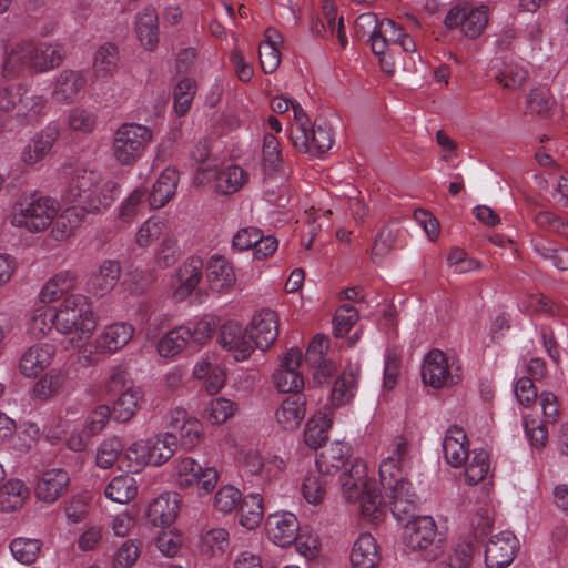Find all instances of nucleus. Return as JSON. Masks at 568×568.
I'll return each mask as SVG.
<instances>
[{
	"mask_svg": "<svg viewBox=\"0 0 568 568\" xmlns=\"http://www.w3.org/2000/svg\"><path fill=\"white\" fill-rule=\"evenodd\" d=\"M178 240L170 231L162 237L156 250V262L161 267H170L179 260Z\"/></svg>",
	"mask_w": 568,
	"mask_h": 568,
	"instance_id": "62",
	"label": "nucleus"
},
{
	"mask_svg": "<svg viewBox=\"0 0 568 568\" xmlns=\"http://www.w3.org/2000/svg\"><path fill=\"white\" fill-rule=\"evenodd\" d=\"M282 163V153L277 138L266 133L262 146V165L266 173L275 172Z\"/></svg>",
	"mask_w": 568,
	"mask_h": 568,
	"instance_id": "55",
	"label": "nucleus"
},
{
	"mask_svg": "<svg viewBox=\"0 0 568 568\" xmlns=\"http://www.w3.org/2000/svg\"><path fill=\"white\" fill-rule=\"evenodd\" d=\"M230 546V532L225 528L215 527L201 532L197 550L205 560H219L229 552Z\"/></svg>",
	"mask_w": 568,
	"mask_h": 568,
	"instance_id": "21",
	"label": "nucleus"
},
{
	"mask_svg": "<svg viewBox=\"0 0 568 568\" xmlns=\"http://www.w3.org/2000/svg\"><path fill=\"white\" fill-rule=\"evenodd\" d=\"M55 356V347L50 343H39L28 347L19 359V372L27 378L38 377L50 366Z\"/></svg>",
	"mask_w": 568,
	"mask_h": 568,
	"instance_id": "13",
	"label": "nucleus"
},
{
	"mask_svg": "<svg viewBox=\"0 0 568 568\" xmlns=\"http://www.w3.org/2000/svg\"><path fill=\"white\" fill-rule=\"evenodd\" d=\"M122 463L129 471L138 473L143 466L151 465L150 447L148 440H139L123 449Z\"/></svg>",
	"mask_w": 568,
	"mask_h": 568,
	"instance_id": "49",
	"label": "nucleus"
},
{
	"mask_svg": "<svg viewBox=\"0 0 568 568\" xmlns=\"http://www.w3.org/2000/svg\"><path fill=\"white\" fill-rule=\"evenodd\" d=\"M342 491L346 497H377L376 481L367 476L366 464L355 460L351 470L341 476Z\"/></svg>",
	"mask_w": 568,
	"mask_h": 568,
	"instance_id": "12",
	"label": "nucleus"
},
{
	"mask_svg": "<svg viewBox=\"0 0 568 568\" xmlns=\"http://www.w3.org/2000/svg\"><path fill=\"white\" fill-rule=\"evenodd\" d=\"M527 108L530 112L548 118L556 110L557 103L548 88H535L527 95Z\"/></svg>",
	"mask_w": 568,
	"mask_h": 568,
	"instance_id": "46",
	"label": "nucleus"
},
{
	"mask_svg": "<svg viewBox=\"0 0 568 568\" xmlns=\"http://www.w3.org/2000/svg\"><path fill=\"white\" fill-rule=\"evenodd\" d=\"M352 447L344 442H333L316 457V468L329 477L338 473L351 459Z\"/></svg>",
	"mask_w": 568,
	"mask_h": 568,
	"instance_id": "23",
	"label": "nucleus"
},
{
	"mask_svg": "<svg viewBox=\"0 0 568 568\" xmlns=\"http://www.w3.org/2000/svg\"><path fill=\"white\" fill-rule=\"evenodd\" d=\"M178 183V171L173 168L164 169L152 187L150 205L154 209L163 207L175 194Z\"/></svg>",
	"mask_w": 568,
	"mask_h": 568,
	"instance_id": "32",
	"label": "nucleus"
},
{
	"mask_svg": "<svg viewBox=\"0 0 568 568\" xmlns=\"http://www.w3.org/2000/svg\"><path fill=\"white\" fill-rule=\"evenodd\" d=\"M98 118L93 111L74 108L69 112L68 124L71 130L91 133L97 126Z\"/></svg>",
	"mask_w": 568,
	"mask_h": 568,
	"instance_id": "63",
	"label": "nucleus"
},
{
	"mask_svg": "<svg viewBox=\"0 0 568 568\" xmlns=\"http://www.w3.org/2000/svg\"><path fill=\"white\" fill-rule=\"evenodd\" d=\"M290 138L293 145L303 153L320 155L328 151L333 144L331 129L325 124H308L305 128H291Z\"/></svg>",
	"mask_w": 568,
	"mask_h": 568,
	"instance_id": "6",
	"label": "nucleus"
},
{
	"mask_svg": "<svg viewBox=\"0 0 568 568\" xmlns=\"http://www.w3.org/2000/svg\"><path fill=\"white\" fill-rule=\"evenodd\" d=\"M51 329H55L54 307L39 306L31 316L29 331L37 337L45 336Z\"/></svg>",
	"mask_w": 568,
	"mask_h": 568,
	"instance_id": "52",
	"label": "nucleus"
},
{
	"mask_svg": "<svg viewBox=\"0 0 568 568\" xmlns=\"http://www.w3.org/2000/svg\"><path fill=\"white\" fill-rule=\"evenodd\" d=\"M32 71L47 72L59 67L64 58L63 49L58 43L32 41Z\"/></svg>",
	"mask_w": 568,
	"mask_h": 568,
	"instance_id": "27",
	"label": "nucleus"
},
{
	"mask_svg": "<svg viewBox=\"0 0 568 568\" xmlns=\"http://www.w3.org/2000/svg\"><path fill=\"white\" fill-rule=\"evenodd\" d=\"M141 399V390L135 386H128L113 404L114 418L121 423L129 422L139 409Z\"/></svg>",
	"mask_w": 568,
	"mask_h": 568,
	"instance_id": "40",
	"label": "nucleus"
},
{
	"mask_svg": "<svg viewBox=\"0 0 568 568\" xmlns=\"http://www.w3.org/2000/svg\"><path fill=\"white\" fill-rule=\"evenodd\" d=\"M234 413L235 404L224 397L210 400L205 408V417L213 425L224 424Z\"/></svg>",
	"mask_w": 568,
	"mask_h": 568,
	"instance_id": "58",
	"label": "nucleus"
},
{
	"mask_svg": "<svg viewBox=\"0 0 568 568\" xmlns=\"http://www.w3.org/2000/svg\"><path fill=\"white\" fill-rule=\"evenodd\" d=\"M10 550L19 562L30 565L39 557L41 541L39 539L19 537L11 541Z\"/></svg>",
	"mask_w": 568,
	"mask_h": 568,
	"instance_id": "53",
	"label": "nucleus"
},
{
	"mask_svg": "<svg viewBox=\"0 0 568 568\" xmlns=\"http://www.w3.org/2000/svg\"><path fill=\"white\" fill-rule=\"evenodd\" d=\"M237 513L241 526L246 529L258 527L264 516L262 499H240Z\"/></svg>",
	"mask_w": 568,
	"mask_h": 568,
	"instance_id": "51",
	"label": "nucleus"
},
{
	"mask_svg": "<svg viewBox=\"0 0 568 568\" xmlns=\"http://www.w3.org/2000/svg\"><path fill=\"white\" fill-rule=\"evenodd\" d=\"M382 559L376 539L371 534H362L353 545L351 564L353 568H377Z\"/></svg>",
	"mask_w": 568,
	"mask_h": 568,
	"instance_id": "25",
	"label": "nucleus"
},
{
	"mask_svg": "<svg viewBox=\"0 0 568 568\" xmlns=\"http://www.w3.org/2000/svg\"><path fill=\"white\" fill-rule=\"evenodd\" d=\"M88 83L84 71L65 69L55 79L52 97L63 103L75 101Z\"/></svg>",
	"mask_w": 568,
	"mask_h": 568,
	"instance_id": "18",
	"label": "nucleus"
},
{
	"mask_svg": "<svg viewBox=\"0 0 568 568\" xmlns=\"http://www.w3.org/2000/svg\"><path fill=\"white\" fill-rule=\"evenodd\" d=\"M488 23V9L485 6L468 4L465 26V36L470 39L479 37Z\"/></svg>",
	"mask_w": 568,
	"mask_h": 568,
	"instance_id": "57",
	"label": "nucleus"
},
{
	"mask_svg": "<svg viewBox=\"0 0 568 568\" xmlns=\"http://www.w3.org/2000/svg\"><path fill=\"white\" fill-rule=\"evenodd\" d=\"M70 478L63 469H50L36 485L37 497H61L69 494Z\"/></svg>",
	"mask_w": 568,
	"mask_h": 568,
	"instance_id": "30",
	"label": "nucleus"
},
{
	"mask_svg": "<svg viewBox=\"0 0 568 568\" xmlns=\"http://www.w3.org/2000/svg\"><path fill=\"white\" fill-rule=\"evenodd\" d=\"M489 471L488 454L484 449H475L470 460L465 463V481L473 486L484 481Z\"/></svg>",
	"mask_w": 568,
	"mask_h": 568,
	"instance_id": "48",
	"label": "nucleus"
},
{
	"mask_svg": "<svg viewBox=\"0 0 568 568\" xmlns=\"http://www.w3.org/2000/svg\"><path fill=\"white\" fill-rule=\"evenodd\" d=\"M120 194L116 181L99 170L75 168L63 193L69 205L52 229L55 239L68 237L81 225L88 214H100L109 210Z\"/></svg>",
	"mask_w": 568,
	"mask_h": 568,
	"instance_id": "1",
	"label": "nucleus"
},
{
	"mask_svg": "<svg viewBox=\"0 0 568 568\" xmlns=\"http://www.w3.org/2000/svg\"><path fill=\"white\" fill-rule=\"evenodd\" d=\"M55 331L78 341L89 339L98 326V316L82 294H69L54 307Z\"/></svg>",
	"mask_w": 568,
	"mask_h": 568,
	"instance_id": "2",
	"label": "nucleus"
},
{
	"mask_svg": "<svg viewBox=\"0 0 568 568\" xmlns=\"http://www.w3.org/2000/svg\"><path fill=\"white\" fill-rule=\"evenodd\" d=\"M153 141V130L136 122H124L112 135L111 154L120 166H132L141 160Z\"/></svg>",
	"mask_w": 568,
	"mask_h": 568,
	"instance_id": "4",
	"label": "nucleus"
},
{
	"mask_svg": "<svg viewBox=\"0 0 568 568\" xmlns=\"http://www.w3.org/2000/svg\"><path fill=\"white\" fill-rule=\"evenodd\" d=\"M138 493L136 481L129 474L114 477L105 487V497H135Z\"/></svg>",
	"mask_w": 568,
	"mask_h": 568,
	"instance_id": "64",
	"label": "nucleus"
},
{
	"mask_svg": "<svg viewBox=\"0 0 568 568\" xmlns=\"http://www.w3.org/2000/svg\"><path fill=\"white\" fill-rule=\"evenodd\" d=\"M59 136L57 125H48L37 133L22 149L20 160L26 165H34L51 151Z\"/></svg>",
	"mask_w": 568,
	"mask_h": 568,
	"instance_id": "19",
	"label": "nucleus"
},
{
	"mask_svg": "<svg viewBox=\"0 0 568 568\" xmlns=\"http://www.w3.org/2000/svg\"><path fill=\"white\" fill-rule=\"evenodd\" d=\"M275 387L281 393H295L304 387V377L301 372L276 369L273 374Z\"/></svg>",
	"mask_w": 568,
	"mask_h": 568,
	"instance_id": "61",
	"label": "nucleus"
},
{
	"mask_svg": "<svg viewBox=\"0 0 568 568\" xmlns=\"http://www.w3.org/2000/svg\"><path fill=\"white\" fill-rule=\"evenodd\" d=\"M124 444L118 436L105 438L97 448L95 464L102 469L111 468L123 456Z\"/></svg>",
	"mask_w": 568,
	"mask_h": 568,
	"instance_id": "45",
	"label": "nucleus"
},
{
	"mask_svg": "<svg viewBox=\"0 0 568 568\" xmlns=\"http://www.w3.org/2000/svg\"><path fill=\"white\" fill-rule=\"evenodd\" d=\"M254 347L265 351L273 345L278 335V316L270 308L258 311L252 318L248 328Z\"/></svg>",
	"mask_w": 568,
	"mask_h": 568,
	"instance_id": "11",
	"label": "nucleus"
},
{
	"mask_svg": "<svg viewBox=\"0 0 568 568\" xmlns=\"http://www.w3.org/2000/svg\"><path fill=\"white\" fill-rule=\"evenodd\" d=\"M333 424L329 409L320 410L305 425L304 443L312 449L320 448L328 439V430Z\"/></svg>",
	"mask_w": 568,
	"mask_h": 568,
	"instance_id": "29",
	"label": "nucleus"
},
{
	"mask_svg": "<svg viewBox=\"0 0 568 568\" xmlns=\"http://www.w3.org/2000/svg\"><path fill=\"white\" fill-rule=\"evenodd\" d=\"M245 466L252 474H260L263 478L273 480L284 474L287 465L278 455L261 456L257 453H248L245 456Z\"/></svg>",
	"mask_w": 568,
	"mask_h": 568,
	"instance_id": "26",
	"label": "nucleus"
},
{
	"mask_svg": "<svg viewBox=\"0 0 568 568\" xmlns=\"http://www.w3.org/2000/svg\"><path fill=\"white\" fill-rule=\"evenodd\" d=\"M134 332V326L126 322H114L105 325L93 342L95 353L100 355L115 354L128 345Z\"/></svg>",
	"mask_w": 568,
	"mask_h": 568,
	"instance_id": "9",
	"label": "nucleus"
},
{
	"mask_svg": "<svg viewBox=\"0 0 568 568\" xmlns=\"http://www.w3.org/2000/svg\"><path fill=\"white\" fill-rule=\"evenodd\" d=\"M400 233V227L393 222L377 232L371 252L374 263H381L393 251Z\"/></svg>",
	"mask_w": 568,
	"mask_h": 568,
	"instance_id": "39",
	"label": "nucleus"
},
{
	"mask_svg": "<svg viewBox=\"0 0 568 568\" xmlns=\"http://www.w3.org/2000/svg\"><path fill=\"white\" fill-rule=\"evenodd\" d=\"M60 204L50 196L29 194L21 196L12 206L10 223L31 233L47 230L59 219Z\"/></svg>",
	"mask_w": 568,
	"mask_h": 568,
	"instance_id": "3",
	"label": "nucleus"
},
{
	"mask_svg": "<svg viewBox=\"0 0 568 568\" xmlns=\"http://www.w3.org/2000/svg\"><path fill=\"white\" fill-rule=\"evenodd\" d=\"M215 176V187L221 194H233L240 191L248 181V174L239 165H230L220 172L207 170Z\"/></svg>",
	"mask_w": 568,
	"mask_h": 568,
	"instance_id": "36",
	"label": "nucleus"
},
{
	"mask_svg": "<svg viewBox=\"0 0 568 568\" xmlns=\"http://www.w3.org/2000/svg\"><path fill=\"white\" fill-rule=\"evenodd\" d=\"M32 41H20L11 45L3 61V72L6 75H14L22 72L26 68L32 70Z\"/></svg>",
	"mask_w": 568,
	"mask_h": 568,
	"instance_id": "33",
	"label": "nucleus"
},
{
	"mask_svg": "<svg viewBox=\"0 0 568 568\" xmlns=\"http://www.w3.org/2000/svg\"><path fill=\"white\" fill-rule=\"evenodd\" d=\"M444 457L446 462L455 467L465 465L469 457L468 440L465 432L459 427H450L443 442Z\"/></svg>",
	"mask_w": 568,
	"mask_h": 568,
	"instance_id": "24",
	"label": "nucleus"
},
{
	"mask_svg": "<svg viewBox=\"0 0 568 568\" xmlns=\"http://www.w3.org/2000/svg\"><path fill=\"white\" fill-rule=\"evenodd\" d=\"M63 384V375L60 371L51 369L44 374L33 386V395L40 399H47L55 395Z\"/></svg>",
	"mask_w": 568,
	"mask_h": 568,
	"instance_id": "60",
	"label": "nucleus"
},
{
	"mask_svg": "<svg viewBox=\"0 0 568 568\" xmlns=\"http://www.w3.org/2000/svg\"><path fill=\"white\" fill-rule=\"evenodd\" d=\"M268 538L280 547H288L294 544L300 524L296 516L288 511L275 513L266 520Z\"/></svg>",
	"mask_w": 568,
	"mask_h": 568,
	"instance_id": "15",
	"label": "nucleus"
},
{
	"mask_svg": "<svg viewBox=\"0 0 568 568\" xmlns=\"http://www.w3.org/2000/svg\"><path fill=\"white\" fill-rule=\"evenodd\" d=\"M356 385L357 373L354 371L343 372L334 384L332 403L335 406L348 403L354 397Z\"/></svg>",
	"mask_w": 568,
	"mask_h": 568,
	"instance_id": "50",
	"label": "nucleus"
},
{
	"mask_svg": "<svg viewBox=\"0 0 568 568\" xmlns=\"http://www.w3.org/2000/svg\"><path fill=\"white\" fill-rule=\"evenodd\" d=\"M119 50L115 44L106 42L93 54L92 68L97 80L113 77L118 69Z\"/></svg>",
	"mask_w": 568,
	"mask_h": 568,
	"instance_id": "34",
	"label": "nucleus"
},
{
	"mask_svg": "<svg viewBox=\"0 0 568 568\" xmlns=\"http://www.w3.org/2000/svg\"><path fill=\"white\" fill-rule=\"evenodd\" d=\"M145 192L142 189L133 190L120 204L118 217L123 223H131L144 206Z\"/></svg>",
	"mask_w": 568,
	"mask_h": 568,
	"instance_id": "56",
	"label": "nucleus"
},
{
	"mask_svg": "<svg viewBox=\"0 0 568 568\" xmlns=\"http://www.w3.org/2000/svg\"><path fill=\"white\" fill-rule=\"evenodd\" d=\"M75 278L69 272H63L51 277L40 292V300L43 303H52L60 300L65 293L72 291Z\"/></svg>",
	"mask_w": 568,
	"mask_h": 568,
	"instance_id": "43",
	"label": "nucleus"
},
{
	"mask_svg": "<svg viewBox=\"0 0 568 568\" xmlns=\"http://www.w3.org/2000/svg\"><path fill=\"white\" fill-rule=\"evenodd\" d=\"M196 90L195 81L189 78L178 82L174 89V110L178 115H185L192 104Z\"/></svg>",
	"mask_w": 568,
	"mask_h": 568,
	"instance_id": "54",
	"label": "nucleus"
},
{
	"mask_svg": "<svg viewBox=\"0 0 568 568\" xmlns=\"http://www.w3.org/2000/svg\"><path fill=\"white\" fill-rule=\"evenodd\" d=\"M422 379L424 384L438 389L457 384L460 376L453 373L449 359L442 351L433 349L424 357Z\"/></svg>",
	"mask_w": 568,
	"mask_h": 568,
	"instance_id": "7",
	"label": "nucleus"
},
{
	"mask_svg": "<svg viewBox=\"0 0 568 568\" xmlns=\"http://www.w3.org/2000/svg\"><path fill=\"white\" fill-rule=\"evenodd\" d=\"M24 89L19 84L1 87L0 110L8 112L19 105L21 113H24V111H31L34 114H39L44 106L43 99L38 95L24 98Z\"/></svg>",
	"mask_w": 568,
	"mask_h": 568,
	"instance_id": "20",
	"label": "nucleus"
},
{
	"mask_svg": "<svg viewBox=\"0 0 568 568\" xmlns=\"http://www.w3.org/2000/svg\"><path fill=\"white\" fill-rule=\"evenodd\" d=\"M179 510V499H152L146 516L153 526L168 527L175 521Z\"/></svg>",
	"mask_w": 568,
	"mask_h": 568,
	"instance_id": "37",
	"label": "nucleus"
},
{
	"mask_svg": "<svg viewBox=\"0 0 568 568\" xmlns=\"http://www.w3.org/2000/svg\"><path fill=\"white\" fill-rule=\"evenodd\" d=\"M201 473L200 495H210L216 487L219 475L215 468H203L193 458H183L176 465V476Z\"/></svg>",
	"mask_w": 568,
	"mask_h": 568,
	"instance_id": "38",
	"label": "nucleus"
},
{
	"mask_svg": "<svg viewBox=\"0 0 568 568\" xmlns=\"http://www.w3.org/2000/svg\"><path fill=\"white\" fill-rule=\"evenodd\" d=\"M203 277V261L200 257H190L176 270L170 288L172 298L176 302L185 301L199 286Z\"/></svg>",
	"mask_w": 568,
	"mask_h": 568,
	"instance_id": "8",
	"label": "nucleus"
},
{
	"mask_svg": "<svg viewBox=\"0 0 568 568\" xmlns=\"http://www.w3.org/2000/svg\"><path fill=\"white\" fill-rule=\"evenodd\" d=\"M306 414V399L301 394L285 397L275 410V419L284 430H295Z\"/></svg>",
	"mask_w": 568,
	"mask_h": 568,
	"instance_id": "22",
	"label": "nucleus"
},
{
	"mask_svg": "<svg viewBox=\"0 0 568 568\" xmlns=\"http://www.w3.org/2000/svg\"><path fill=\"white\" fill-rule=\"evenodd\" d=\"M158 13L153 7H145L136 17V34L141 44L153 50L159 42Z\"/></svg>",
	"mask_w": 568,
	"mask_h": 568,
	"instance_id": "35",
	"label": "nucleus"
},
{
	"mask_svg": "<svg viewBox=\"0 0 568 568\" xmlns=\"http://www.w3.org/2000/svg\"><path fill=\"white\" fill-rule=\"evenodd\" d=\"M404 33L403 29L395 24L393 20H381L379 29L375 31L372 41V51L374 54H384L390 43H396Z\"/></svg>",
	"mask_w": 568,
	"mask_h": 568,
	"instance_id": "44",
	"label": "nucleus"
},
{
	"mask_svg": "<svg viewBox=\"0 0 568 568\" xmlns=\"http://www.w3.org/2000/svg\"><path fill=\"white\" fill-rule=\"evenodd\" d=\"M121 275V265L115 260L103 261L90 273L88 291L94 296L103 297L118 284Z\"/></svg>",
	"mask_w": 568,
	"mask_h": 568,
	"instance_id": "17",
	"label": "nucleus"
},
{
	"mask_svg": "<svg viewBox=\"0 0 568 568\" xmlns=\"http://www.w3.org/2000/svg\"><path fill=\"white\" fill-rule=\"evenodd\" d=\"M495 80L505 89L516 90L519 89L528 78L526 67L516 60L505 59L500 65L493 68Z\"/></svg>",
	"mask_w": 568,
	"mask_h": 568,
	"instance_id": "31",
	"label": "nucleus"
},
{
	"mask_svg": "<svg viewBox=\"0 0 568 568\" xmlns=\"http://www.w3.org/2000/svg\"><path fill=\"white\" fill-rule=\"evenodd\" d=\"M169 232V226L165 220L161 217L148 219L138 230L135 234V242L141 247L150 246L155 240L162 237Z\"/></svg>",
	"mask_w": 568,
	"mask_h": 568,
	"instance_id": "47",
	"label": "nucleus"
},
{
	"mask_svg": "<svg viewBox=\"0 0 568 568\" xmlns=\"http://www.w3.org/2000/svg\"><path fill=\"white\" fill-rule=\"evenodd\" d=\"M189 331L182 325L169 331L158 342L159 355L161 357H174L180 354L189 345Z\"/></svg>",
	"mask_w": 568,
	"mask_h": 568,
	"instance_id": "42",
	"label": "nucleus"
},
{
	"mask_svg": "<svg viewBox=\"0 0 568 568\" xmlns=\"http://www.w3.org/2000/svg\"><path fill=\"white\" fill-rule=\"evenodd\" d=\"M438 536V527L434 518L428 515H418L406 523L403 540L412 551L420 552L426 560L434 561L444 551Z\"/></svg>",
	"mask_w": 568,
	"mask_h": 568,
	"instance_id": "5",
	"label": "nucleus"
},
{
	"mask_svg": "<svg viewBox=\"0 0 568 568\" xmlns=\"http://www.w3.org/2000/svg\"><path fill=\"white\" fill-rule=\"evenodd\" d=\"M152 466H161L166 463L175 453L176 436L165 433L148 439Z\"/></svg>",
	"mask_w": 568,
	"mask_h": 568,
	"instance_id": "41",
	"label": "nucleus"
},
{
	"mask_svg": "<svg viewBox=\"0 0 568 568\" xmlns=\"http://www.w3.org/2000/svg\"><path fill=\"white\" fill-rule=\"evenodd\" d=\"M402 464L394 457H385L379 464V480L386 497H402L410 493L412 485L403 474Z\"/></svg>",
	"mask_w": 568,
	"mask_h": 568,
	"instance_id": "16",
	"label": "nucleus"
},
{
	"mask_svg": "<svg viewBox=\"0 0 568 568\" xmlns=\"http://www.w3.org/2000/svg\"><path fill=\"white\" fill-rule=\"evenodd\" d=\"M219 343L232 352L236 361L246 359L254 349L250 334L236 322H227L221 327Z\"/></svg>",
	"mask_w": 568,
	"mask_h": 568,
	"instance_id": "14",
	"label": "nucleus"
},
{
	"mask_svg": "<svg viewBox=\"0 0 568 568\" xmlns=\"http://www.w3.org/2000/svg\"><path fill=\"white\" fill-rule=\"evenodd\" d=\"M356 504L359 516L371 524L382 523L387 514V505L382 499H352Z\"/></svg>",
	"mask_w": 568,
	"mask_h": 568,
	"instance_id": "59",
	"label": "nucleus"
},
{
	"mask_svg": "<svg viewBox=\"0 0 568 568\" xmlns=\"http://www.w3.org/2000/svg\"><path fill=\"white\" fill-rule=\"evenodd\" d=\"M206 278L210 287L216 292L232 288L236 276L231 263L222 256H212L206 267Z\"/></svg>",
	"mask_w": 568,
	"mask_h": 568,
	"instance_id": "28",
	"label": "nucleus"
},
{
	"mask_svg": "<svg viewBox=\"0 0 568 568\" xmlns=\"http://www.w3.org/2000/svg\"><path fill=\"white\" fill-rule=\"evenodd\" d=\"M519 547V541L510 531H501L490 537L485 549L487 568H505L509 566Z\"/></svg>",
	"mask_w": 568,
	"mask_h": 568,
	"instance_id": "10",
	"label": "nucleus"
}]
</instances>
